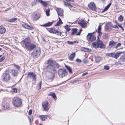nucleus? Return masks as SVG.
I'll return each instance as SVG.
<instances>
[{
	"label": "nucleus",
	"instance_id": "c03bdc74",
	"mask_svg": "<svg viewBox=\"0 0 125 125\" xmlns=\"http://www.w3.org/2000/svg\"><path fill=\"white\" fill-rule=\"evenodd\" d=\"M40 15L39 14H36L35 17V20H37L40 18Z\"/></svg>",
	"mask_w": 125,
	"mask_h": 125
},
{
	"label": "nucleus",
	"instance_id": "6ab92c4d",
	"mask_svg": "<svg viewBox=\"0 0 125 125\" xmlns=\"http://www.w3.org/2000/svg\"><path fill=\"white\" fill-rule=\"evenodd\" d=\"M75 52L71 54L69 57V60L71 61H73V59L75 56Z\"/></svg>",
	"mask_w": 125,
	"mask_h": 125
},
{
	"label": "nucleus",
	"instance_id": "a211bd4d",
	"mask_svg": "<svg viewBox=\"0 0 125 125\" xmlns=\"http://www.w3.org/2000/svg\"><path fill=\"white\" fill-rule=\"evenodd\" d=\"M6 31V29L3 26H0V34H2L4 33Z\"/></svg>",
	"mask_w": 125,
	"mask_h": 125
},
{
	"label": "nucleus",
	"instance_id": "473e14b6",
	"mask_svg": "<svg viewBox=\"0 0 125 125\" xmlns=\"http://www.w3.org/2000/svg\"><path fill=\"white\" fill-rule=\"evenodd\" d=\"M78 43V41H74L73 42H71L70 41H68L67 42V43L69 44H73L74 43Z\"/></svg>",
	"mask_w": 125,
	"mask_h": 125
},
{
	"label": "nucleus",
	"instance_id": "338daca9",
	"mask_svg": "<svg viewBox=\"0 0 125 125\" xmlns=\"http://www.w3.org/2000/svg\"><path fill=\"white\" fill-rule=\"evenodd\" d=\"M38 125H43L42 123H41L40 124H39Z\"/></svg>",
	"mask_w": 125,
	"mask_h": 125
},
{
	"label": "nucleus",
	"instance_id": "ea45409f",
	"mask_svg": "<svg viewBox=\"0 0 125 125\" xmlns=\"http://www.w3.org/2000/svg\"><path fill=\"white\" fill-rule=\"evenodd\" d=\"M70 26H68V25H67L64 27L66 29L67 31H69L70 30Z\"/></svg>",
	"mask_w": 125,
	"mask_h": 125
},
{
	"label": "nucleus",
	"instance_id": "f704fd0d",
	"mask_svg": "<svg viewBox=\"0 0 125 125\" xmlns=\"http://www.w3.org/2000/svg\"><path fill=\"white\" fill-rule=\"evenodd\" d=\"M77 29H73L72 30V33L71 35H73L74 34L76 33L77 31Z\"/></svg>",
	"mask_w": 125,
	"mask_h": 125
},
{
	"label": "nucleus",
	"instance_id": "c756f323",
	"mask_svg": "<svg viewBox=\"0 0 125 125\" xmlns=\"http://www.w3.org/2000/svg\"><path fill=\"white\" fill-rule=\"evenodd\" d=\"M65 66L66 68L67 69V70L69 72V73H72V69L71 68V67L67 65H65Z\"/></svg>",
	"mask_w": 125,
	"mask_h": 125
},
{
	"label": "nucleus",
	"instance_id": "c9c22d12",
	"mask_svg": "<svg viewBox=\"0 0 125 125\" xmlns=\"http://www.w3.org/2000/svg\"><path fill=\"white\" fill-rule=\"evenodd\" d=\"M50 9L49 8L47 9L46 10L45 12L47 16H49L50 15L49 12Z\"/></svg>",
	"mask_w": 125,
	"mask_h": 125
},
{
	"label": "nucleus",
	"instance_id": "2f4dec72",
	"mask_svg": "<svg viewBox=\"0 0 125 125\" xmlns=\"http://www.w3.org/2000/svg\"><path fill=\"white\" fill-rule=\"evenodd\" d=\"M111 5V3L109 4L104 9L103 11L104 12L107 10Z\"/></svg>",
	"mask_w": 125,
	"mask_h": 125
},
{
	"label": "nucleus",
	"instance_id": "49530a36",
	"mask_svg": "<svg viewBox=\"0 0 125 125\" xmlns=\"http://www.w3.org/2000/svg\"><path fill=\"white\" fill-rule=\"evenodd\" d=\"M101 27L100 25H99L98 27V28L97 29V32H99L101 31Z\"/></svg>",
	"mask_w": 125,
	"mask_h": 125
},
{
	"label": "nucleus",
	"instance_id": "7ed1b4c3",
	"mask_svg": "<svg viewBox=\"0 0 125 125\" xmlns=\"http://www.w3.org/2000/svg\"><path fill=\"white\" fill-rule=\"evenodd\" d=\"M99 37L98 36V39L97 42H93L92 43V46L94 48H104L105 47V45L103 44L102 41L99 40Z\"/></svg>",
	"mask_w": 125,
	"mask_h": 125
},
{
	"label": "nucleus",
	"instance_id": "4c0bfd02",
	"mask_svg": "<svg viewBox=\"0 0 125 125\" xmlns=\"http://www.w3.org/2000/svg\"><path fill=\"white\" fill-rule=\"evenodd\" d=\"M115 42H114L113 41H110L109 43V45L110 46H114L115 44Z\"/></svg>",
	"mask_w": 125,
	"mask_h": 125
},
{
	"label": "nucleus",
	"instance_id": "ddd939ff",
	"mask_svg": "<svg viewBox=\"0 0 125 125\" xmlns=\"http://www.w3.org/2000/svg\"><path fill=\"white\" fill-rule=\"evenodd\" d=\"M78 24L83 28L85 27L86 26V23L84 20L81 19L78 22Z\"/></svg>",
	"mask_w": 125,
	"mask_h": 125
},
{
	"label": "nucleus",
	"instance_id": "13d9d810",
	"mask_svg": "<svg viewBox=\"0 0 125 125\" xmlns=\"http://www.w3.org/2000/svg\"><path fill=\"white\" fill-rule=\"evenodd\" d=\"M121 45V44L120 43H118L116 45V48H117L118 47H119Z\"/></svg>",
	"mask_w": 125,
	"mask_h": 125
},
{
	"label": "nucleus",
	"instance_id": "dca6fc26",
	"mask_svg": "<svg viewBox=\"0 0 125 125\" xmlns=\"http://www.w3.org/2000/svg\"><path fill=\"white\" fill-rule=\"evenodd\" d=\"M11 72L12 75L14 76H17L18 74L17 71L14 69H13Z\"/></svg>",
	"mask_w": 125,
	"mask_h": 125
},
{
	"label": "nucleus",
	"instance_id": "5701e85b",
	"mask_svg": "<svg viewBox=\"0 0 125 125\" xmlns=\"http://www.w3.org/2000/svg\"><path fill=\"white\" fill-rule=\"evenodd\" d=\"M4 110H7L9 109V104L7 103H6L3 106Z\"/></svg>",
	"mask_w": 125,
	"mask_h": 125
},
{
	"label": "nucleus",
	"instance_id": "20e7f679",
	"mask_svg": "<svg viewBox=\"0 0 125 125\" xmlns=\"http://www.w3.org/2000/svg\"><path fill=\"white\" fill-rule=\"evenodd\" d=\"M125 53L124 52L118 51L116 53L115 52L106 53V55L110 57L114 58L115 59H117L120 55L121 54H123Z\"/></svg>",
	"mask_w": 125,
	"mask_h": 125
},
{
	"label": "nucleus",
	"instance_id": "bf43d9fd",
	"mask_svg": "<svg viewBox=\"0 0 125 125\" xmlns=\"http://www.w3.org/2000/svg\"><path fill=\"white\" fill-rule=\"evenodd\" d=\"M13 90L14 92L16 93L17 92V90L16 88H13Z\"/></svg>",
	"mask_w": 125,
	"mask_h": 125
},
{
	"label": "nucleus",
	"instance_id": "412c9836",
	"mask_svg": "<svg viewBox=\"0 0 125 125\" xmlns=\"http://www.w3.org/2000/svg\"><path fill=\"white\" fill-rule=\"evenodd\" d=\"M38 1L44 7H46L47 6V3L46 2L43 1L42 0H39Z\"/></svg>",
	"mask_w": 125,
	"mask_h": 125
},
{
	"label": "nucleus",
	"instance_id": "e2e57ef3",
	"mask_svg": "<svg viewBox=\"0 0 125 125\" xmlns=\"http://www.w3.org/2000/svg\"><path fill=\"white\" fill-rule=\"evenodd\" d=\"M81 32H79L77 34H76V35H79L81 33Z\"/></svg>",
	"mask_w": 125,
	"mask_h": 125
},
{
	"label": "nucleus",
	"instance_id": "bb28decb",
	"mask_svg": "<svg viewBox=\"0 0 125 125\" xmlns=\"http://www.w3.org/2000/svg\"><path fill=\"white\" fill-rule=\"evenodd\" d=\"M58 31V30L52 28L49 31L50 32L53 33H55Z\"/></svg>",
	"mask_w": 125,
	"mask_h": 125
},
{
	"label": "nucleus",
	"instance_id": "b1692460",
	"mask_svg": "<svg viewBox=\"0 0 125 125\" xmlns=\"http://www.w3.org/2000/svg\"><path fill=\"white\" fill-rule=\"evenodd\" d=\"M61 20L60 17H59V20L58 22L55 25L56 26H60L62 24H63Z\"/></svg>",
	"mask_w": 125,
	"mask_h": 125
},
{
	"label": "nucleus",
	"instance_id": "4d7b16f0",
	"mask_svg": "<svg viewBox=\"0 0 125 125\" xmlns=\"http://www.w3.org/2000/svg\"><path fill=\"white\" fill-rule=\"evenodd\" d=\"M32 113V110L31 109L28 112V114L31 115Z\"/></svg>",
	"mask_w": 125,
	"mask_h": 125
},
{
	"label": "nucleus",
	"instance_id": "0eeeda50",
	"mask_svg": "<svg viewBox=\"0 0 125 125\" xmlns=\"http://www.w3.org/2000/svg\"><path fill=\"white\" fill-rule=\"evenodd\" d=\"M2 78L3 81L6 82H7L10 79L11 77L10 74L8 72H4L2 76Z\"/></svg>",
	"mask_w": 125,
	"mask_h": 125
},
{
	"label": "nucleus",
	"instance_id": "a18cd8bd",
	"mask_svg": "<svg viewBox=\"0 0 125 125\" xmlns=\"http://www.w3.org/2000/svg\"><path fill=\"white\" fill-rule=\"evenodd\" d=\"M37 0H34V2H33L32 3V6L34 5H36L37 4Z\"/></svg>",
	"mask_w": 125,
	"mask_h": 125
},
{
	"label": "nucleus",
	"instance_id": "3c124183",
	"mask_svg": "<svg viewBox=\"0 0 125 125\" xmlns=\"http://www.w3.org/2000/svg\"><path fill=\"white\" fill-rule=\"evenodd\" d=\"M121 62H119V61L118 62H116L114 63V64L116 66H118L119 64L121 65V64L120 63Z\"/></svg>",
	"mask_w": 125,
	"mask_h": 125
},
{
	"label": "nucleus",
	"instance_id": "864d4df0",
	"mask_svg": "<svg viewBox=\"0 0 125 125\" xmlns=\"http://www.w3.org/2000/svg\"><path fill=\"white\" fill-rule=\"evenodd\" d=\"M5 58V57H1V58L0 59V62H1L3 60H4Z\"/></svg>",
	"mask_w": 125,
	"mask_h": 125
},
{
	"label": "nucleus",
	"instance_id": "6e6d98bb",
	"mask_svg": "<svg viewBox=\"0 0 125 125\" xmlns=\"http://www.w3.org/2000/svg\"><path fill=\"white\" fill-rule=\"evenodd\" d=\"M77 82V80H75L73 81H71L70 82V83H76Z\"/></svg>",
	"mask_w": 125,
	"mask_h": 125
},
{
	"label": "nucleus",
	"instance_id": "9d476101",
	"mask_svg": "<svg viewBox=\"0 0 125 125\" xmlns=\"http://www.w3.org/2000/svg\"><path fill=\"white\" fill-rule=\"evenodd\" d=\"M42 106L44 110L47 111L49 109V106L47 101H45L42 103Z\"/></svg>",
	"mask_w": 125,
	"mask_h": 125
},
{
	"label": "nucleus",
	"instance_id": "0e129e2a",
	"mask_svg": "<svg viewBox=\"0 0 125 125\" xmlns=\"http://www.w3.org/2000/svg\"><path fill=\"white\" fill-rule=\"evenodd\" d=\"M66 0L67 1H71L72 2L74 1V0Z\"/></svg>",
	"mask_w": 125,
	"mask_h": 125
},
{
	"label": "nucleus",
	"instance_id": "4be33fe9",
	"mask_svg": "<svg viewBox=\"0 0 125 125\" xmlns=\"http://www.w3.org/2000/svg\"><path fill=\"white\" fill-rule=\"evenodd\" d=\"M53 22H49L47 23H46L43 25H41V26L43 27H48L51 26L53 24Z\"/></svg>",
	"mask_w": 125,
	"mask_h": 125
},
{
	"label": "nucleus",
	"instance_id": "f3484780",
	"mask_svg": "<svg viewBox=\"0 0 125 125\" xmlns=\"http://www.w3.org/2000/svg\"><path fill=\"white\" fill-rule=\"evenodd\" d=\"M22 25L23 27L27 29L32 30V27H31L26 24H22Z\"/></svg>",
	"mask_w": 125,
	"mask_h": 125
},
{
	"label": "nucleus",
	"instance_id": "5fc2aeb1",
	"mask_svg": "<svg viewBox=\"0 0 125 125\" xmlns=\"http://www.w3.org/2000/svg\"><path fill=\"white\" fill-rule=\"evenodd\" d=\"M76 62H78L80 63L81 62V60L79 59H77L76 60Z\"/></svg>",
	"mask_w": 125,
	"mask_h": 125
},
{
	"label": "nucleus",
	"instance_id": "69168bd1",
	"mask_svg": "<svg viewBox=\"0 0 125 125\" xmlns=\"http://www.w3.org/2000/svg\"><path fill=\"white\" fill-rule=\"evenodd\" d=\"M84 63H86L87 62L86 60H84Z\"/></svg>",
	"mask_w": 125,
	"mask_h": 125
},
{
	"label": "nucleus",
	"instance_id": "4468645a",
	"mask_svg": "<svg viewBox=\"0 0 125 125\" xmlns=\"http://www.w3.org/2000/svg\"><path fill=\"white\" fill-rule=\"evenodd\" d=\"M56 10L59 16H63V9L57 8Z\"/></svg>",
	"mask_w": 125,
	"mask_h": 125
},
{
	"label": "nucleus",
	"instance_id": "a878e982",
	"mask_svg": "<svg viewBox=\"0 0 125 125\" xmlns=\"http://www.w3.org/2000/svg\"><path fill=\"white\" fill-rule=\"evenodd\" d=\"M18 19L17 18H12L9 20H7V21L10 22H14L16 21Z\"/></svg>",
	"mask_w": 125,
	"mask_h": 125
},
{
	"label": "nucleus",
	"instance_id": "423d86ee",
	"mask_svg": "<svg viewBox=\"0 0 125 125\" xmlns=\"http://www.w3.org/2000/svg\"><path fill=\"white\" fill-rule=\"evenodd\" d=\"M41 52L40 48H37L34 50L31 54V55L34 58H36L39 56Z\"/></svg>",
	"mask_w": 125,
	"mask_h": 125
},
{
	"label": "nucleus",
	"instance_id": "39448f33",
	"mask_svg": "<svg viewBox=\"0 0 125 125\" xmlns=\"http://www.w3.org/2000/svg\"><path fill=\"white\" fill-rule=\"evenodd\" d=\"M13 105L15 107H18L20 106L22 104L20 99L18 97H14L12 100Z\"/></svg>",
	"mask_w": 125,
	"mask_h": 125
},
{
	"label": "nucleus",
	"instance_id": "7c9ffc66",
	"mask_svg": "<svg viewBox=\"0 0 125 125\" xmlns=\"http://www.w3.org/2000/svg\"><path fill=\"white\" fill-rule=\"evenodd\" d=\"M111 5V3L109 4L104 9L103 11L104 12L107 10Z\"/></svg>",
	"mask_w": 125,
	"mask_h": 125
},
{
	"label": "nucleus",
	"instance_id": "72a5a7b5",
	"mask_svg": "<svg viewBox=\"0 0 125 125\" xmlns=\"http://www.w3.org/2000/svg\"><path fill=\"white\" fill-rule=\"evenodd\" d=\"M108 37V35L107 34L104 33L103 34V37L104 39H106Z\"/></svg>",
	"mask_w": 125,
	"mask_h": 125
},
{
	"label": "nucleus",
	"instance_id": "8fccbe9b",
	"mask_svg": "<svg viewBox=\"0 0 125 125\" xmlns=\"http://www.w3.org/2000/svg\"><path fill=\"white\" fill-rule=\"evenodd\" d=\"M62 33L59 31L58 30V31H57V32H56L55 34H56L57 35H60V36H61V34Z\"/></svg>",
	"mask_w": 125,
	"mask_h": 125
},
{
	"label": "nucleus",
	"instance_id": "393cba45",
	"mask_svg": "<svg viewBox=\"0 0 125 125\" xmlns=\"http://www.w3.org/2000/svg\"><path fill=\"white\" fill-rule=\"evenodd\" d=\"M42 85V81H41L38 83L37 85L36 86V88L38 90H40L41 88Z\"/></svg>",
	"mask_w": 125,
	"mask_h": 125
},
{
	"label": "nucleus",
	"instance_id": "052dcab7",
	"mask_svg": "<svg viewBox=\"0 0 125 125\" xmlns=\"http://www.w3.org/2000/svg\"><path fill=\"white\" fill-rule=\"evenodd\" d=\"M99 33V35L98 36H100L102 34V33L101 31H100L99 32H97Z\"/></svg>",
	"mask_w": 125,
	"mask_h": 125
},
{
	"label": "nucleus",
	"instance_id": "2eb2a0df",
	"mask_svg": "<svg viewBox=\"0 0 125 125\" xmlns=\"http://www.w3.org/2000/svg\"><path fill=\"white\" fill-rule=\"evenodd\" d=\"M109 26L111 27L115 28L116 29H118V27L116 25H114L113 26L112 25L111 23H109L107 24L105 26V28L107 29H109Z\"/></svg>",
	"mask_w": 125,
	"mask_h": 125
},
{
	"label": "nucleus",
	"instance_id": "58836bf2",
	"mask_svg": "<svg viewBox=\"0 0 125 125\" xmlns=\"http://www.w3.org/2000/svg\"><path fill=\"white\" fill-rule=\"evenodd\" d=\"M64 4L65 6H68L69 7H72V6L69 3L67 2H64Z\"/></svg>",
	"mask_w": 125,
	"mask_h": 125
},
{
	"label": "nucleus",
	"instance_id": "1a4fd4ad",
	"mask_svg": "<svg viewBox=\"0 0 125 125\" xmlns=\"http://www.w3.org/2000/svg\"><path fill=\"white\" fill-rule=\"evenodd\" d=\"M94 33H88L86 39L89 42H92L95 41L96 39V37L93 35Z\"/></svg>",
	"mask_w": 125,
	"mask_h": 125
},
{
	"label": "nucleus",
	"instance_id": "9b49d317",
	"mask_svg": "<svg viewBox=\"0 0 125 125\" xmlns=\"http://www.w3.org/2000/svg\"><path fill=\"white\" fill-rule=\"evenodd\" d=\"M88 6L89 8L92 10L95 11L96 9V8L94 2H90L88 4Z\"/></svg>",
	"mask_w": 125,
	"mask_h": 125
},
{
	"label": "nucleus",
	"instance_id": "603ef678",
	"mask_svg": "<svg viewBox=\"0 0 125 125\" xmlns=\"http://www.w3.org/2000/svg\"><path fill=\"white\" fill-rule=\"evenodd\" d=\"M117 25L120 28L122 29L123 31H124V28L122 26L121 24H118Z\"/></svg>",
	"mask_w": 125,
	"mask_h": 125
},
{
	"label": "nucleus",
	"instance_id": "6e6552de",
	"mask_svg": "<svg viewBox=\"0 0 125 125\" xmlns=\"http://www.w3.org/2000/svg\"><path fill=\"white\" fill-rule=\"evenodd\" d=\"M58 73L59 76L62 78H63L66 76L68 73L64 68L59 69Z\"/></svg>",
	"mask_w": 125,
	"mask_h": 125
},
{
	"label": "nucleus",
	"instance_id": "aec40b11",
	"mask_svg": "<svg viewBox=\"0 0 125 125\" xmlns=\"http://www.w3.org/2000/svg\"><path fill=\"white\" fill-rule=\"evenodd\" d=\"M119 62H125V54L120 58H119Z\"/></svg>",
	"mask_w": 125,
	"mask_h": 125
},
{
	"label": "nucleus",
	"instance_id": "cd10ccee",
	"mask_svg": "<svg viewBox=\"0 0 125 125\" xmlns=\"http://www.w3.org/2000/svg\"><path fill=\"white\" fill-rule=\"evenodd\" d=\"M49 95L53 97V98L55 100V101L56 100L57 98L54 93H51Z\"/></svg>",
	"mask_w": 125,
	"mask_h": 125
},
{
	"label": "nucleus",
	"instance_id": "f8f14e48",
	"mask_svg": "<svg viewBox=\"0 0 125 125\" xmlns=\"http://www.w3.org/2000/svg\"><path fill=\"white\" fill-rule=\"evenodd\" d=\"M28 77L32 79V81H35L36 79V75L34 73L32 72L28 73Z\"/></svg>",
	"mask_w": 125,
	"mask_h": 125
},
{
	"label": "nucleus",
	"instance_id": "e433bc0d",
	"mask_svg": "<svg viewBox=\"0 0 125 125\" xmlns=\"http://www.w3.org/2000/svg\"><path fill=\"white\" fill-rule=\"evenodd\" d=\"M84 51L85 52H91V50L88 48H84Z\"/></svg>",
	"mask_w": 125,
	"mask_h": 125
},
{
	"label": "nucleus",
	"instance_id": "79ce46f5",
	"mask_svg": "<svg viewBox=\"0 0 125 125\" xmlns=\"http://www.w3.org/2000/svg\"><path fill=\"white\" fill-rule=\"evenodd\" d=\"M118 20L120 21H122L123 20V17L122 15H120L118 18Z\"/></svg>",
	"mask_w": 125,
	"mask_h": 125
},
{
	"label": "nucleus",
	"instance_id": "c85d7f7f",
	"mask_svg": "<svg viewBox=\"0 0 125 125\" xmlns=\"http://www.w3.org/2000/svg\"><path fill=\"white\" fill-rule=\"evenodd\" d=\"M101 60V58L98 56L95 57V62H97L100 61Z\"/></svg>",
	"mask_w": 125,
	"mask_h": 125
},
{
	"label": "nucleus",
	"instance_id": "09e8293b",
	"mask_svg": "<svg viewBox=\"0 0 125 125\" xmlns=\"http://www.w3.org/2000/svg\"><path fill=\"white\" fill-rule=\"evenodd\" d=\"M13 65L14 67H15L16 68L18 69V70H19L20 68V67L17 65L13 64Z\"/></svg>",
	"mask_w": 125,
	"mask_h": 125
},
{
	"label": "nucleus",
	"instance_id": "774afa93",
	"mask_svg": "<svg viewBox=\"0 0 125 125\" xmlns=\"http://www.w3.org/2000/svg\"><path fill=\"white\" fill-rule=\"evenodd\" d=\"M82 31V29H80L79 32H81Z\"/></svg>",
	"mask_w": 125,
	"mask_h": 125
},
{
	"label": "nucleus",
	"instance_id": "f03ea898",
	"mask_svg": "<svg viewBox=\"0 0 125 125\" xmlns=\"http://www.w3.org/2000/svg\"><path fill=\"white\" fill-rule=\"evenodd\" d=\"M22 42L25 45V48L29 51H32L36 47L35 44L31 42V40L29 38H25Z\"/></svg>",
	"mask_w": 125,
	"mask_h": 125
},
{
	"label": "nucleus",
	"instance_id": "a19ab883",
	"mask_svg": "<svg viewBox=\"0 0 125 125\" xmlns=\"http://www.w3.org/2000/svg\"><path fill=\"white\" fill-rule=\"evenodd\" d=\"M29 120L30 123H31L33 121V118L32 116H29Z\"/></svg>",
	"mask_w": 125,
	"mask_h": 125
},
{
	"label": "nucleus",
	"instance_id": "de8ad7c7",
	"mask_svg": "<svg viewBox=\"0 0 125 125\" xmlns=\"http://www.w3.org/2000/svg\"><path fill=\"white\" fill-rule=\"evenodd\" d=\"M104 68L106 70H108L109 69V67L107 65L105 66H104Z\"/></svg>",
	"mask_w": 125,
	"mask_h": 125
},
{
	"label": "nucleus",
	"instance_id": "f257e3e1",
	"mask_svg": "<svg viewBox=\"0 0 125 125\" xmlns=\"http://www.w3.org/2000/svg\"><path fill=\"white\" fill-rule=\"evenodd\" d=\"M48 65L46 68L47 76L50 79L53 78L55 72H56V68H58L59 65L54 61L49 60L47 62Z\"/></svg>",
	"mask_w": 125,
	"mask_h": 125
},
{
	"label": "nucleus",
	"instance_id": "37998d69",
	"mask_svg": "<svg viewBox=\"0 0 125 125\" xmlns=\"http://www.w3.org/2000/svg\"><path fill=\"white\" fill-rule=\"evenodd\" d=\"M46 116V115L44 116V115H42L41 116L40 115L39 116L41 117V120L42 121H44L45 120V117Z\"/></svg>",
	"mask_w": 125,
	"mask_h": 125
},
{
	"label": "nucleus",
	"instance_id": "680f3d73",
	"mask_svg": "<svg viewBox=\"0 0 125 125\" xmlns=\"http://www.w3.org/2000/svg\"><path fill=\"white\" fill-rule=\"evenodd\" d=\"M88 74V73H87V72H86V73H83V74H82V76H85L86 74Z\"/></svg>",
	"mask_w": 125,
	"mask_h": 125
}]
</instances>
